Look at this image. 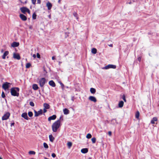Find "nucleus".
Returning a JSON list of instances; mask_svg holds the SVG:
<instances>
[{"label":"nucleus","mask_w":159,"mask_h":159,"mask_svg":"<svg viewBox=\"0 0 159 159\" xmlns=\"http://www.w3.org/2000/svg\"><path fill=\"white\" fill-rule=\"evenodd\" d=\"M91 52L94 54H95L97 52V49L95 48H93L91 50Z\"/></svg>","instance_id":"nucleus-26"},{"label":"nucleus","mask_w":159,"mask_h":159,"mask_svg":"<svg viewBox=\"0 0 159 159\" xmlns=\"http://www.w3.org/2000/svg\"><path fill=\"white\" fill-rule=\"evenodd\" d=\"M19 89L17 87L12 88L11 89V95L14 96L18 97L19 96Z\"/></svg>","instance_id":"nucleus-2"},{"label":"nucleus","mask_w":159,"mask_h":159,"mask_svg":"<svg viewBox=\"0 0 159 159\" xmlns=\"http://www.w3.org/2000/svg\"><path fill=\"white\" fill-rule=\"evenodd\" d=\"M1 96L2 98H4L5 97V96L3 92H2Z\"/></svg>","instance_id":"nucleus-40"},{"label":"nucleus","mask_w":159,"mask_h":159,"mask_svg":"<svg viewBox=\"0 0 159 159\" xmlns=\"http://www.w3.org/2000/svg\"><path fill=\"white\" fill-rule=\"evenodd\" d=\"M141 57H139L138 58V60L139 61H141Z\"/></svg>","instance_id":"nucleus-46"},{"label":"nucleus","mask_w":159,"mask_h":159,"mask_svg":"<svg viewBox=\"0 0 159 159\" xmlns=\"http://www.w3.org/2000/svg\"><path fill=\"white\" fill-rule=\"evenodd\" d=\"M55 59V57L54 56H53L52 57V59L53 60H54Z\"/></svg>","instance_id":"nucleus-50"},{"label":"nucleus","mask_w":159,"mask_h":159,"mask_svg":"<svg viewBox=\"0 0 159 159\" xmlns=\"http://www.w3.org/2000/svg\"><path fill=\"white\" fill-rule=\"evenodd\" d=\"M11 84V83L6 82L2 84V88L5 90H6L10 87Z\"/></svg>","instance_id":"nucleus-5"},{"label":"nucleus","mask_w":159,"mask_h":159,"mask_svg":"<svg viewBox=\"0 0 159 159\" xmlns=\"http://www.w3.org/2000/svg\"><path fill=\"white\" fill-rule=\"evenodd\" d=\"M33 88L34 90H37L38 89V87L36 84H34L33 85Z\"/></svg>","instance_id":"nucleus-24"},{"label":"nucleus","mask_w":159,"mask_h":159,"mask_svg":"<svg viewBox=\"0 0 159 159\" xmlns=\"http://www.w3.org/2000/svg\"><path fill=\"white\" fill-rule=\"evenodd\" d=\"M49 140L51 142H52L54 139V138L52 134L50 135L49 136Z\"/></svg>","instance_id":"nucleus-23"},{"label":"nucleus","mask_w":159,"mask_h":159,"mask_svg":"<svg viewBox=\"0 0 159 159\" xmlns=\"http://www.w3.org/2000/svg\"><path fill=\"white\" fill-rule=\"evenodd\" d=\"M73 15L75 17L76 19H78V18L77 16V14L75 12L73 13Z\"/></svg>","instance_id":"nucleus-38"},{"label":"nucleus","mask_w":159,"mask_h":159,"mask_svg":"<svg viewBox=\"0 0 159 159\" xmlns=\"http://www.w3.org/2000/svg\"><path fill=\"white\" fill-rule=\"evenodd\" d=\"M157 120V117H154L152 118L151 121V123L152 124H154L155 121H156Z\"/></svg>","instance_id":"nucleus-16"},{"label":"nucleus","mask_w":159,"mask_h":159,"mask_svg":"<svg viewBox=\"0 0 159 159\" xmlns=\"http://www.w3.org/2000/svg\"><path fill=\"white\" fill-rule=\"evenodd\" d=\"M10 116V114L9 112H7L2 117V119L3 120H7V119Z\"/></svg>","instance_id":"nucleus-7"},{"label":"nucleus","mask_w":159,"mask_h":159,"mask_svg":"<svg viewBox=\"0 0 159 159\" xmlns=\"http://www.w3.org/2000/svg\"><path fill=\"white\" fill-rule=\"evenodd\" d=\"M34 116L36 117L39 116V115L42 114L43 113V111L42 110L40 109L38 111H36L34 110Z\"/></svg>","instance_id":"nucleus-8"},{"label":"nucleus","mask_w":159,"mask_h":159,"mask_svg":"<svg viewBox=\"0 0 159 159\" xmlns=\"http://www.w3.org/2000/svg\"><path fill=\"white\" fill-rule=\"evenodd\" d=\"M91 137L92 135L90 134H88L86 136V138L88 139H90V138H91Z\"/></svg>","instance_id":"nucleus-31"},{"label":"nucleus","mask_w":159,"mask_h":159,"mask_svg":"<svg viewBox=\"0 0 159 159\" xmlns=\"http://www.w3.org/2000/svg\"><path fill=\"white\" fill-rule=\"evenodd\" d=\"M20 17L23 20L25 21L27 20L26 17L23 14H20Z\"/></svg>","instance_id":"nucleus-10"},{"label":"nucleus","mask_w":159,"mask_h":159,"mask_svg":"<svg viewBox=\"0 0 159 159\" xmlns=\"http://www.w3.org/2000/svg\"><path fill=\"white\" fill-rule=\"evenodd\" d=\"M31 66V64L29 63H27L26 65V68H28L30 67V66Z\"/></svg>","instance_id":"nucleus-30"},{"label":"nucleus","mask_w":159,"mask_h":159,"mask_svg":"<svg viewBox=\"0 0 159 159\" xmlns=\"http://www.w3.org/2000/svg\"><path fill=\"white\" fill-rule=\"evenodd\" d=\"M72 145V143L71 142H68L67 143V145L68 147L69 148H70L71 147Z\"/></svg>","instance_id":"nucleus-27"},{"label":"nucleus","mask_w":159,"mask_h":159,"mask_svg":"<svg viewBox=\"0 0 159 159\" xmlns=\"http://www.w3.org/2000/svg\"><path fill=\"white\" fill-rule=\"evenodd\" d=\"M71 100H72V101H74L73 98H72V99H71Z\"/></svg>","instance_id":"nucleus-54"},{"label":"nucleus","mask_w":159,"mask_h":159,"mask_svg":"<svg viewBox=\"0 0 159 159\" xmlns=\"http://www.w3.org/2000/svg\"><path fill=\"white\" fill-rule=\"evenodd\" d=\"M108 46L109 47H113L112 44H110L108 45Z\"/></svg>","instance_id":"nucleus-49"},{"label":"nucleus","mask_w":159,"mask_h":159,"mask_svg":"<svg viewBox=\"0 0 159 159\" xmlns=\"http://www.w3.org/2000/svg\"><path fill=\"white\" fill-rule=\"evenodd\" d=\"M89 100H90L91 101L93 102H95L97 101V100L96 98L93 96H90L89 98Z\"/></svg>","instance_id":"nucleus-9"},{"label":"nucleus","mask_w":159,"mask_h":159,"mask_svg":"<svg viewBox=\"0 0 159 159\" xmlns=\"http://www.w3.org/2000/svg\"><path fill=\"white\" fill-rule=\"evenodd\" d=\"M0 159H2V158L1 157H0Z\"/></svg>","instance_id":"nucleus-57"},{"label":"nucleus","mask_w":159,"mask_h":159,"mask_svg":"<svg viewBox=\"0 0 159 159\" xmlns=\"http://www.w3.org/2000/svg\"><path fill=\"white\" fill-rule=\"evenodd\" d=\"M37 3L38 4H40L41 2V1L40 0H37Z\"/></svg>","instance_id":"nucleus-45"},{"label":"nucleus","mask_w":159,"mask_h":159,"mask_svg":"<svg viewBox=\"0 0 159 159\" xmlns=\"http://www.w3.org/2000/svg\"><path fill=\"white\" fill-rule=\"evenodd\" d=\"M43 106L44 107V108L47 109H48L50 108V106L49 105L46 103H45L43 104Z\"/></svg>","instance_id":"nucleus-22"},{"label":"nucleus","mask_w":159,"mask_h":159,"mask_svg":"<svg viewBox=\"0 0 159 159\" xmlns=\"http://www.w3.org/2000/svg\"><path fill=\"white\" fill-rule=\"evenodd\" d=\"M28 115L30 117H31L33 115V113L31 111H29L28 113Z\"/></svg>","instance_id":"nucleus-33"},{"label":"nucleus","mask_w":159,"mask_h":159,"mask_svg":"<svg viewBox=\"0 0 159 159\" xmlns=\"http://www.w3.org/2000/svg\"><path fill=\"white\" fill-rule=\"evenodd\" d=\"M90 91L92 93L94 94L96 92V89L93 88H91L90 89Z\"/></svg>","instance_id":"nucleus-25"},{"label":"nucleus","mask_w":159,"mask_h":159,"mask_svg":"<svg viewBox=\"0 0 159 159\" xmlns=\"http://www.w3.org/2000/svg\"><path fill=\"white\" fill-rule=\"evenodd\" d=\"M66 88H69V87L68 86H66Z\"/></svg>","instance_id":"nucleus-55"},{"label":"nucleus","mask_w":159,"mask_h":159,"mask_svg":"<svg viewBox=\"0 0 159 159\" xmlns=\"http://www.w3.org/2000/svg\"><path fill=\"white\" fill-rule=\"evenodd\" d=\"M59 65H60L61 63L62 62L61 61H59Z\"/></svg>","instance_id":"nucleus-52"},{"label":"nucleus","mask_w":159,"mask_h":159,"mask_svg":"<svg viewBox=\"0 0 159 159\" xmlns=\"http://www.w3.org/2000/svg\"><path fill=\"white\" fill-rule=\"evenodd\" d=\"M36 0H31L32 3L34 5L35 4Z\"/></svg>","instance_id":"nucleus-41"},{"label":"nucleus","mask_w":159,"mask_h":159,"mask_svg":"<svg viewBox=\"0 0 159 159\" xmlns=\"http://www.w3.org/2000/svg\"><path fill=\"white\" fill-rule=\"evenodd\" d=\"M14 125V123H12L11 124V126L13 125Z\"/></svg>","instance_id":"nucleus-51"},{"label":"nucleus","mask_w":159,"mask_h":159,"mask_svg":"<svg viewBox=\"0 0 159 159\" xmlns=\"http://www.w3.org/2000/svg\"><path fill=\"white\" fill-rule=\"evenodd\" d=\"M30 105L32 107H34V103L33 102H30Z\"/></svg>","instance_id":"nucleus-37"},{"label":"nucleus","mask_w":159,"mask_h":159,"mask_svg":"<svg viewBox=\"0 0 159 159\" xmlns=\"http://www.w3.org/2000/svg\"><path fill=\"white\" fill-rule=\"evenodd\" d=\"M60 1H61V0H58V2L60 3Z\"/></svg>","instance_id":"nucleus-53"},{"label":"nucleus","mask_w":159,"mask_h":159,"mask_svg":"<svg viewBox=\"0 0 159 159\" xmlns=\"http://www.w3.org/2000/svg\"><path fill=\"white\" fill-rule=\"evenodd\" d=\"M43 145L45 148L47 149L48 148V146L46 143H43Z\"/></svg>","instance_id":"nucleus-28"},{"label":"nucleus","mask_w":159,"mask_h":159,"mask_svg":"<svg viewBox=\"0 0 159 159\" xmlns=\"http://www.w3.org/2000/svg\"><path fill=\"white\" fill-rule=\"evenodd\" d=\"M9 54V52L8 51H6L3 54V55L2 56V58L3 59H5L6 57Z\"/></svg>","instance_id":"nucleus-18"},{"label":"nucleus","mask_w":159,"mask_h":159,"mask_svg":"<svg viewBox=\"0 0 159 159\" xmlns=\"http://www.w3.org/2000/svg\"><path fill=\"white\" fill-rule=\"evenodd\" d=\"M13 57L17 60H20V55L17 53H14L13 54Z\"/></svg>","instance_id":"nucleus-12"},{"label":"nucleus","mask_w":159,"mask_h":159,"mask_svg":"<svg viewBox=\"0 0 159 159\" xmlns=\"http://www.w3.org/2000/svg\"><path fill=\"white\" fill-rule=\"evenodd\" d=\"M63 111L65 115H67L69 113V111L67 108L63 109Z\"/></svg>","instance_id":"nucleus-19"},{"label":"nucleus","mask_w":159,"mask_h":159,"mask_svg":"<svg viewBox=\"0 0 159 159\" xmlns=\"http://www.w3.org/2000/svg\"><path fill=\"white\" fill-rule=\"evenodd\" d=\"M91 140L93 143H94L96 142V139L95 137H93L91 139Z\"/></svg>","instance_id":"nucleus-34"},{"label":"nucleus","mask_w":159,"mask_h":159,"mask_svg":"<svg viewBox=\"0 0 159 159\" xmlns=\"http://www.w3.org/2000/svg\"><path fill=\"white\" fill-rule=\"evenodd\" d=\"M116 68V65L111 64H109L104 67H102V69L107 70L110 68L115 69Z\"/></svg>","instance_id":"nucleus-4"},{"label":"nucleus","mask_w":159,"mask_h":159,"mask_svg":"<svg viewBox=\"0 0 159 159\" xmlns=\"http://www.w3.org/2000/svg\"><path fill=\"white\" fill-rule=\"evenodd\" d=\"M56 155L54 153H52V156L53 158L55 157H56Z\"/></svg>","instance_id":"nucleus-42"},{"label":"nucleus","mask_w":159,"mask_h":159,"mask_svg":"<svg viewBox=\"0 0 159 159\" xmlns=\"http://www.w3.org/2000/svg\"><path fill=\"white\" fill-rule=\"evenodd\" d=\"M32 56L34 58H35L36 57V56L35 54H33Z\"/></svg>","instance_id":"nucleus-48"},{"label":"nucleus","mask_w":159,"mask_h":159,"mask_svg":"<svg viewBox=\"0 0 159 159\" xmlns=\"http://www.w3.org/2000/svg\"><path fill=\"white\" fill-rule=\"evenodd\" d=\"M37 58H39L40 57V56L38 53L37 54Z\"/></svg>","instance_id":"nucleus-43"},{"label":"nucleus","mask_w":159,"mask_h":159,"mask_svg":"<svg viewBox=\"0 0 159 159\" xmlns=\"http://www.w3.org/2000/svg\"><path fill=\"white\" fill-rule=\"evenodd\" d=\"M36 16L37 15L35 13H34L32 15L33 19H35L36 18Z\"/></svg>","instance_id":"nucleus-35"},{"label":"nucleus","mask_w":159,"mask_h":159,"mask_svg":"<svg viewBox=\"0 0 159 159\" xmlns=\"http://www.w3.org/2000/svg\"><path fill=\"white\" fill-rule=\"evenodd\" d=\"M58 83L61 85L62 89H64V85L60 81H59Z\"/></svg>","instance_id":"nucleus-29"},{"label":"nucleus","mask_w":159,"mask_h":159,"mask_svg":"<svg viewBox=\"0 0 159 159\" xmlns=\"http://www.w3.org/2000/svg\"><path fill=\"white\" fill-rule=\"evenodd\" d=\"M19 45V43L15 42L12 43L11 46L12 47H18Z\"/></svg>","instance_id":"nucleus-14"},{"label":"nucleus","mask_w":159,"mask_h":159,"mask_svg":"<svg viewBox=\"0 0 159 159\" xmlns=\"http://www.w3.org/2000/svg\"><path fill=\"white\" fill-rule=\"evenodd\" d=\"M111 131H109L108 132V134L109 136H111Z\"/></svg>","instance_id":"nucleus-44"},{"label":"nucleus","mask_w":159,"mask_h":159,"mask_svg":"<svg viewBox=\"0 0 159 159\" xmlns=\"http://www.w3.org/2000/svg\"><path fill=\"white\" fill-rule=\"evenodd\" d=\"M29 153L30 154H33V155H34L35 154V152L34 151H30L29 152Z\"/></svg>","instance_id":"nucleus-36"},{"label":"nucleus","mask_w":159,"mask_h":159,"mask_svg":"<svg viewBox=\"0 0 159 159\" xmlns=\"http://www.w3.org/2000/svg\"><path fill=\"white\" fill-rule=\"evenodd\" d=\"M46 82V80L45 78H41L39 81V83L40 86L43 87Z\"/></svg>","instance_id":"nucleus-6"},{"label":"nucleus","mask_w":159,"mask_h":159,"mask_svg":"<svg viewBox=\"0 0 159 159\" xmlns=\"http://www.w3.org/2000/svg\"><path fill=\"white\" fill-rule=\"evenodd\" d=\"M21 116L26 120H28V117L27 116V113L26 112L23 113L21 115Z\"/></svg>","instance_id":"nucleus-13"},{"label":"nucleus","mask_w":159,"mask_h":159,"mask_svg":"<svg viewBox=\"0 0 159 159\" xmlns=\"http://www.w3.org/2000/svg\"><path fill=\"white\" fill-rule=\"evenodd\" d=\"M139 111H137L136 114V115H135L136 118L138 119L139 117Z\"/></svg>","instance_id":"nucleus-32"},{"label":"nucleus","mask_w":159,"mask_h":159,"mask_svg":"<svg viewBox=\"0 0 159 159\" xmlns=\"http://www.w3.org/2000/svg\"><path fill=\"white\" fill-rule=\"evenodd\" d=\"M124 103V102L123 101H120L118 104L119 107L120 108L122 107L123 106Z\"/></svg>","instance_id":"nucleus-21"},{"label":"nucleus","mask_w":159,"mask_h":159,"mask_svg":"<svg viewBox=\"0 0 159 159\" xmlns=\"http://www.w3.org/2000/svg\"><path fill=\"white\" fill-rule=\"evenodd\" d=\"M56 118V115H53L52 116H50L48 118V120L50 121L51 120H54Z\"/></svg>","instance_id":"nucleus-15"},{"label":"nucleus","mask_w":159,"mask_h":159,"mask_svg":"<svg viewBox=\"0 0 159 159\" xmlns=\"http://www.w3.org/2000/svg\"><path fill=\"white\" fill-rule=\"evenodd\" d=\"M49 84L52 87H55L56 86L53 80H51L49 82Z\"/></svg>","instance_id":"nucleus-17"},{"label":"nucleus","mask_w":159,"mask_h":159,"mask_svg":"<svg viewBox=\"0 0 159 159\" xmlns=\"http://www.w3.org/2000/svg\"><path fill=\"white\" fill-rule=\"evenodd\" d=\"M46 6L48 7V10H50L52 7V5L50 2H47L46 4Z\"/></svg>","instance_id":"nucleus-11"},{"label":"nucleus","mask_w":159,"mask_h":159,"mask_svg":"<svg viewBox=\"0 0 159 159\" xmlns=\"http://www.w3.org/2000/svg\"><path fill=\"white\" fill-rule=\"evenodd\" d=\"M81 151L83 153H86L88 152V149L87 148H83L81 150Z\"/></svg>","instance_id":"nucleus-20"},{"label":"nucleus","mask_w":159,"mask_h":159,"mask_svg":"<svg viewBox=\"0 0 159 159\" xmlns=\"http://www.w3.org/2000/svg\"><path fill=\"white\" fill-rule=\"evenodd\" d=\"M61 120H63L62 116H61L59 120L53 124L52 125V129L53 132H56L57 129L60 127L61 125Z\"/></svg>","instance_id":"nucleus-1"},{"label":"nucleus","mask_w":159,"mask_h":159,"mask_svg":"<svg viewBox=\"0 0 159 159\" xmlns=\"http://www.w3.org/2000/svg\"><path fill=\"white\" fill-rule=\"evenodd\" d=\"M46 109H45V108H44V109H43V111H44V113H45V112H46V111H47Z\"/></svg>","instance_id":"nucleus-47"},{"label":"nucleus","mask_w":159,"mask_h":159,"mask_svg":"<svg viewBox=\"0 0 159 159\" xmlns=\"http://www.w3.org/2000/svg\"><path fill=\"white\" fill-rule=\"evenodd\" d=\"M122 99L125 102H126V100L125 99V95L124 94L123 95Z\"/></svg>","instance_id":"nucleus-39"},{"label":"nucleus","mask_w":159,"mask_h":159,"mask_svg":"<svg viewBox=\"0 0 159 159\" xmlns=\"http://www.w3.org/2000/svg\"><path fill=\"white\" fill-rule=\"evenodd\" d=\"M1 52H3V50H2V51H1Z\"/></svg>","instance_id":"nucleus-56"},{"label":"nucleus","mask_w":159,"mask_h":159,"mask_svg":"<svg viewBox=\"0 0 159 159\" xmlns=\"http://www.w3.org/2000/svg\"><path fill=\"white\" fill-rule=\"evenodd\" d=\"M21 12L24 14H25L26 12H27L29 14H30V10L26 7H21L20 9Z\"/></svg>","instance_id":"nucleus-3"}]
</instances>
